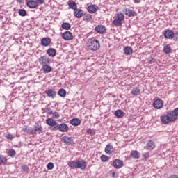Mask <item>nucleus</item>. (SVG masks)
<instances>
[{
	"instance_id": "1",
	"label": "nucleus",
	"mask_w": 178,
	"mask_h": 178,
	"mask_svg": "<svg viewBox=\"0 0 178 178\" xmlns=\"http://www.w3.org/2000/svg\"><path fill=\"white\" fill-rule=\"evenodd\" d=\"M162 123L163 124H168V123H170V122H175L176 120V116L173 111H168L165 115H161L160 118Z\"/></svg>"
},
{
	"instance_id": "2",
	"label": "nucleus",
	"mask_w": 178,
	"mask_h": 178,
	"mask_svg": "<svg viewBox=\"0 0 178 178\" xmlns=\"http://www.w3.org/2000/svg\"><path fill=\"white\" fill-rule=\"evenodd\" d=\"M86 46L90 51H98V49H99V41L97 40L95 38L88 39L86 42Z\"/></svg>"
},
{
	"instance_id": "3",
	"label": "nucleus",
	"mask_w": 178,
	"mask_h": 178,
	"mask_svg": "<svg viewBox=\"0 0 178 178\" xmlns=\"http://www.w3.org/2000/svg\"><path fill=\"white\" fill-rule=\"evenodd\" d=\"M116 19H114L112 23L116 27H120L122 24L123 20H124V15L122 12H119L118 13L115 14Z\"/></svg>"
},
{
	"instance_id": "4",
	"label": "nucleus",
	"mask_w": 178,
	"mask_h": 178,
	"mask_svg": "<svg viewBox=\"0 0 178 178\" xmlns=\"http://www.w3.org/2000/svg\"><path fill=\"white\" fill-rule=\"evenodd\" d=\"M52 130L53 131H58V130L59 131H61V133H66L69 130V127L65 123L60 124L57 123L56 127H52Z\"/></svg>"
},
{
	"instance_id": "5",
	"label": "nucleus",
	"mask_w": 178,
	"mask_h": 178,
	"mask_svg": "<svg viewBox=\"0 0 178 178\" xmlns=\"http://www.w3.org/2000/svg\"><path fill=\"white\" fill-rule=\"evenodd\" d=\"M38 62L41 66H44L45 65H49L51 63V60L47 56H42L38 59Z\"/></svg>"
},
{
	"instance_id": "6",
	"label": "nucleus",
	"mask_w": 178,
	"mask_h": 178,
	"mask_svg": "<svg viewBox=\"0 0 178 178\" xmlns=\"http://www.w3.org/2000/svg\"><path fill=\"white\" fill-rule=\"evenodd\" d=\"M61 141H63L66 145L72 146L74 144V140H73V138L69 137L67 136H63L61 138Z\"/></svg>"
},
{
	"instance_id": "7",
	"label": "nucleus",
	"mask_w": 178,
	"mask_h": 178,
	"mask_svg": "<svg viewBox=\"0 0 178 178\" xmlns=\"http://www.w3.org/2000/svg\"><path fill=\"white\" fill-rule=\"evenodd\" d=\"M153 106L155 109H162L163 108V101L161 99H157L154 102Z\"/></svg>"
},
{
	"instance_id": "8",
	"label": "nucleus",
	"mask_w": 178,
	"mask_h": 178,
	"mask_svg": "<svg viewBox=\"0 0 178 178\" xmlns=\"http://www.w3.org/2000/svg\"><path fill=\"white\" fill-rule=\"evenodd\" d=\"M95 31H97L98 34H105V33H106V26L104 25H97L95 26Z\"/></svg>"
},
{
	"instance_id": "9",
	"label": "nucleus",
	"mask_w": 178,
	"mask_h": 178,
	"mask_svg": "<svg viewBox=\"0 0 178 178\" xmlns=\"http://www.w3.org/2000/svg\"><path fill=\"white\" fill-rule=\"evenodd\" d=\"M113 166L115 169H121V168H123V161L117 159L113 161Z\"/></svg>"
},
{
	"instance_id": "10",
	"label": "nucleus",
	"mask_w": 178,
	"mask_h": 178,
	"mask_svg": "<svg viewBox=\"0 0 178 178\" xmlns=\"http://www.w3.org/2000/svg\"><path fill=\"white\" fill-rule=\"evenodd\" d=\"M123 13H124V15L126 16H128V17H134V16H136V15H137L136 11H134L130 8L124 9Z\"/></svg>"
},
{
	"instance_id": "11",
	"label": "nucleus",
	"mask_w": 178,
	"mask_h": 178,
	"mask_svg": "<svg viewBox=\"0 0 178 178\" xmlns=\"http://www.w3.org/2000/svg\"><path fill=\"white\" fill-rule=\"evenodd\" d=\"M41 71L47 74L48 73H51L52 72V67L49 65V64H46L44 65H42Z\"/></svg>"
},
{
	"instance_id": "12",
	"label": "nucleus",
	"mask_w": 178,
	"mask_h": 178,
	"mask_svg": "<svg viewBox=\"0 0 178 178\" xmlns=\"http://www.w3.org/2000/svg\"><path fill=\"white\" fill-rule=\"evenodd\" d=\"M87 168V163L84 160L77 161L76 163V169H81L84 170Z\"/></svg>"
},
{
	"instance_id": "13",
	"label": "nucleus",
	"mask_w": 178,
	"mask_h": 178,
	"mask_svg": "<svg viewBox=\"0 0 178 178\" xmlns=\"http://www.w3.org/2000/svg\"><path fill=\"white\" fill-rule=\"evenodd\" d=\"M62 37L63 40H65L66 41H70V40H73V34L70 31L64 32Z\"/></svg>"
},
{
	"instance_id": "14",
	"label": "nucleus",
	"mask_w": 178,
	"mask_h": 178,
	"mask_svg": "<svg viewBox=\"0 0 178 178\" xmlns=\"http://www.w3.org/2000/svg\"><path fill=\"white\" fill-rule=\"evenodd\" d=\"M164 37L168 40H172L175 37V33H173V31L168 29L164 33Z\"/></svg>"
},
{
	"instance_id": "15",
	"label": "nucleus",
	"mask_w": 178,
	"mask_h": 178,
	"mask_svg": "<svg viewBox=\"0 0 178 178\" xmlns=\"http://www.w3.org/2000/svg\"><path fill=\"white\" fill-rule=\"evenodd\" d=\"M26 6L29 8L30 9H35L38 8V5L37 4V2L34 0H29L26 3Z\"/></svg>"
},
{
	"instance_id": "16",
	"label": "nucleus",
	"mask_w": 178,
	"mask_h": 178,
	"mask_svg": "<svg viewBox=\"0 0 178 178\" xmlns=\"http://www.w3.org/2000/svg\"><path fill=\"white\" fill-rule=\"evenodd\" d=\"M44 94H46L49 98H55V97H56V92L52 89L45 90Z\"/></svg>"
},
{
	"instance_id": "17",
	"label": "nucleus",
	"mask_w": 178,
	"mask_h": 178,
	"mask_svg": "<svg viewBox=\"0 0 178 178\" xmlns=\"http://www.w3.org/2000/svg\"><path fill=\"white\" fill-rule=\"evenodd\" d=\"M83 15L84 13L83 12V10L80 8H76L75 10H74V16H75V17L77 19H81V17H83Z\"/></svg>"
},
{
	"instance_id": "18",
	"label": "nucleus",
	"mask_w": 178,
	"mask_h": 178,
	"mask_svg": "<svg viewBox=\"0 0 178 178\" xmlns=\"http://www.w3.org/2000/svg\"><path fill=\"white\" fill-rule=\"evenodd\" d=\"M46 124L51 127H56L58 122H56V121L53 118H47L46 120Z\"/></svg>"
},
{
	"instance_id": "19",
	"label": "nucleus",
	"mask_w": 178,
	"mask_h": 178,
	"mask_svg": "<svg viewBox=\"0 0 178 178\" xmlns=\"http://www.w3.org/2000/svg\"><path fill=\"white\" fill-rule=\"evenodd\" d=\"M41 45H42V47H49V45H51V38H43L41 40Z\"/></svg>"
},
{
	"instance_id": "20",
	"label": "nucleus",
	"mask_w": 178,
	"mask_h": 178,
	"mask_svg": "<svg viewBox=\"0 0 178 178\" xmlns=\"http://www.w3.org/2000/svg\"><path fill=\"white\" fill-rule=\"evenodd\" d=\"M33 133H34V134H35L37 133H38V134H41V133H42V126H41L38 124L34 125Z\"/></svg>"
},
{
	"instance_id": "21",
	"label": "nucleus",
	"mask_w": 178,
	"mask_h": 178,
	"mask_svg": "<svg viewBox=\"0 0 178 178\" xmlns=\"http://www.w3.org/2000/svg\"><path fill=\"white\" fill-rule=\"evenodd\" d=\"M155 149V143H154L153 140H149L147 145H146V149L148 151H154Z\"/></svg>"
},
{
	"instance_id": "22",
	"label": "nucleus",
	"mask_w": 178,
	"mask_h": 178,
	"mask_svg": "<svg viewBox=\"0 0 178 178\" xmlns=\"http://www.w3.org/2000/svg\"><path fill=\"white\" fill-rule=\"evenodd\" d=\"M113 146L112 145H107L105 147V152L107 154V155H112L113 154Z\"/></svg>"
},
{
	"instance_id": "23",
	"label": "nucleus",
	"mask_w": 178,
	"mask_h": 178,
	"mask_svg": "<svg viewBox=\"0 0 178 178\" xmlns=\"http://www.w3.org/2000/svg\"><path fill=\"white\" fill-rule=\"evenodd\" d=\"M88 12L89 13H95L98 10V6L97 5H90L88 7Z\"/></svg>"
},
{
	"instance_id": "24",
	"label": "nucleus",
	"mask_w": 178,
	"mask_h": 178,
	"mask_svg": "<svg viewBox=\"0 0 178 178\" xmlns=\"http://www.w3.org/2000/svg\"><path fill=\"white\" fill-rule=\"evenodd\" d=\"M46 54L49 55L51 58H54L56 56V50L54 48H49L47 51Z\"/></svg>"
},
{
	"instance_id": "25",
	"label": "nucleus",
	"mask_w": 178,
	"mask_h": 178,
	"mask_svg": "<svg viewBox=\"0 0 178 178\" xmlns=\"http://www.w3.org/2000/svg\"><path fill=\"white\" fill-rule=\"evenodd\" d=\"M80 123H81V121L79 118H72L70 120V124L72 126H79L80 125Z\"/></svg>"
},
{
	"instance_id": "26",
	"label": "nucleus",
	"mask_w": 178,
	"mask_h": 178,
	"mask_svg": "<svg viewBox=\"0 0 178 178\" xmlns=\"http://www.w3.org/2000/svg\"><path fill=\"white\" fill-rule=\"evenodd\" d=\"M24 131L26 134H29V135L34 134V129L30 127H24Z\"/></svg>"
},
{
	"instance_id": "27",
	"label": "nucleus",
	"mask_w": 178,
	"mask_h": 178,
	"mask_svg": "<svg viewBox=\"0 0 178 178\" xmlns=\"http://www.w3.org/2000/svg\"><path fill=\"white\" fill-rule=\"evenodd\" d=\"M67 165L69 168H72V169H77V161H69Z\"/></svg>"
},
{
	"instance_id": "28",
	"label": "nucleus",
	"mask_w": 178,
	"mask_h": 178,
	"mask_svg": "<svg viewBox=\"0 0 178 178\" xmlns=\"http://www.w3.org/2000/svg\"><path fill=\"white\" fill-rule=\"evenodd\" d=\"M124 51L125 55H131V54H133V49L129 46H127L124 48Z\"/></svg>"
},
{
	"instance_id": "29",
	"label": "nucleus",
	"mask_w": 178,
	"mask_h": 178,
	"mask_svg": "<svg viewBox=\"0 0 178 178\" xmlns=\"http://www.w3.org/2000/svg\"><path fill=\"white\" fill-rule=\"evenodd\" d=\"M131 156L134 158V159H138V158H140V152L138 151H132L131 152Z\"/></svg>"
},
{
	"instance_id": "30",
	"label": "nucleus",
	"mask_w": 178,
	"mask_h": 178,
	"mask_svg": "<svg viewBox=\"0 0 178 178\" xmlns=\"http://www.w3.org/2000/svg\"><path fill=\"white\" fill-rule=\"evenodd\" d=\"M0 163L1 165H6L8 163V159L3 155H0Z\"/></svg>"
},
{
	"instance_id": "31",
	"label": "nucleus",
	"mask_w": 178,
	"mask_h": 178,
	"mask_svg": "<svg viewBox=\"0 0 178 178\" xmlns=\"http://www.w3.org/2000/svg\"><path fill=\"white\" fill-rule=\"evenodd\" d=\"M131 94L132 95H140V88L138 87L134 88L131 91Z\"/></svg>"
},
{
	"instance_id": "32",
	"label": "nucleus",
	"mask_w": 178,
	"mask_h": 178,
	"mask_svg": "<svg viewBox=\"0 0 178 178\" xmlns=\"http://www.w3.org/2000/svg\"><path fill=\"white\" fill-rule=\"evenodd\" d=\"M115 115L117 118H123V116H124V113L122 110H117L115 112Z\"/></svg>"
},
{
	"instance_id": "33",
	"label": "nucleus",
	"mask_w": 178,
	"mask_h": 178,
	"mask_svg": "<svg viewBox=\"0 0 178 178\" xmlns=\"http://www.w3.org/2000/svg\"><path fill=\"white\" fill-rule=\"evenodd\" d=\"M58 95L62 98H65V97H66V90H65V89L61 88L58 90Z\"/></svg>"
},
{
	"instance_id": "34",
	"label": "nucleus",
	"mask_w": 178,
	"mask_h": 178,
	"mask_svg": "<svg viewBox=\"0 0 178 178\" xmlns=\"http://www.w3.org/2000/svg\"><path fill=\"white\" fill-rule=\"evenodd\" d=\"M68 6L69 8H70V9H73V10H76V9H77V4L74 1L70 2Z\"/></svg>"
},
{
	"instance_id": "35",
	"label": "nucleus",
	"mask_w": 178,
	"mask_h": 178,
	"mask_svg": "<svg viewBox=\"0 0 178 178\" xmlns=\"http://www.w3.org/2000/svg\"><path fill=\"white\" fill-rule=\"evenodd\" d=\"M171 51H172V48L170 47V45L167 44L164 46L163 51L165 52V54H170Z\"/></svg>"
},
{
	"instance_id": "36",
	"label": "nucleus",
	"mask_w": 178,
	"mask_h": 178,
	"mask_svg": "<svg viewBox=\"0 0 178 178\" xmlns=\"http://www.w3.org/2000/svg\"><path fill=\"white\" fill-rule=\"evenodd\" d=\"M62 29H63V30H70V24L67 23V22H64L61 25Z\"/></svg>"
},
{
	"instance_id": "37",
	"label": "nucleus",
	"mask_w": 178,
	"mask_h": 178,
	"mask_svg": "<svg viewBox=\"0 0 178 178\" xmlns=\"http://www.w3.org/2000/svg\"><path fill=\"white\" fill-rule=\"evenodd\" d=\"M18 14L19 15V16H27V11L24 9H19L18 11Z\"/></svg>"
},
{
	"instance_id": "38",
	"label": "nucleus",
	"mask_w": 178,
	"mask_h": 178,
	"mask_svg": "<svg viewBox=\"0 0 178 178\" xmlns=\"http://www.w3.org/2000/svg\"><path fill=\"white\" fill-rule=\"evenodd\" d=\"M100 159L102 162H108V161H109V157L106 155H102Z\"/></svg>"
},
{
	"instance_id": "39",
	"label": "nucleus",
	"mask_w": 178,
	"mask_h": 178,
	"mask_svg": "<svg viewBox=\"0 0 178 178\" xmlns=\"http://www.w3.org/2000/svg\"><path fill=\"white\" fill-rule=\"evenodd\" d=\"M8 155L9 156H11V158H13V156H15L16 155V151H15V149H10L8 151Z\"/></svg>"
},
{
	"instance_id": "40",
	"label": "nucleus",
	"mask_w": 178,
	"mask_h": 178,
	"mask_svg": "<svg viewBox=\"0 0 178 178\" xmlns=\"http://www.w3.org/2000/svg\"><path fill=\"white\" fill-rule=\"evenodd\" d=\"M143 158L147 161V159H149V152H144L142 154Z\"/></svg>"
},
{
	"instance_id": "41",
	"label": "nucleus",
	"mask_w": 178,
	"mask_h": 178,
	"mask_svg": "<svg viewBox=\"0 0 178 178\" xmlns=\"http://www.w3.org/2000/svg\"><path fill=\"white\" fill-rule=\"evenodd\" d=\"M22 172H29V166L27 165H24L21 167Z\"/></svg>"
},
{
	"instance_id": "42",
	"label": "nucleus",
	"mask_w": 178,
	"mask_h": 178,
	"mask_svg": "<svg viewBox=\"0 0 178 178\" xmlns=\"http://www.w3.org/2000/svg\"><path fill=\"white\" fill-rule=\"evenodd\" d=\"M155 58H152V57H149L147 58V61L149 63H150L151 65H152V63H155Z\"/></svg>"
},
{
	"instance_id": "43",
	"label": "nucleus",
	"mask_w": 178,
	"mask_h": 178,
	"mask_svg": "<svg viewBox=\"0 0 178 178\" xmlns=\"http://www.w3.org/2000/svg\"><path fill=\"white\" fill-rule=\"evenodd\" d=\"M47 168L49 170H52V169H54V164L53 163H49L47 165Z\"/></svg>"
},
{
	"instance_id": "44",
	"label": "nucleus",
	"mask_w": 178,
	"mask_h": 178,
	"mask_svg": "<svg viewBox=\"0 0 178 178\" xmlns=\"http://www.w3.org/2000/svg\"><path fill=\"white\" fill-rule=\"evenodd\" d=\"M46 112L47 113H48V115H52V110L51 109V108L46 106L45 108Z\"/></svg>"
},
{
	"instance_id": "45",
	"label": "nucleus",
	"mask_w": 178,
	"mask_h": 178,
	"mask_svg": "<svg viewBox=\"0 0 178 178\" xmlns=\"http://www.w3.org/2000/svg\"><path fill=\"white\" fill-rule=\"evenodd\" d=\"M35 2L37 3L38 6H39V5L45 3V0H35Z\"/></svg>"
},
{
	"instance_id": "46",
	"label": "nucleus",
	"mask_w": 178,
	"mask_h": 178,
	"mask_svg": "<svg viewBox=\"0 0 178 178\" xmlns=\"http://www.w3.org/2000/svg\"><path fill=\"white\" fill-rule=\"evenodd\" d=\"M172 113H174V115H175V118L177 119V116H178V108L174 109L172 111Z\"/></svg>"
},
{
	"instance_id": "47",
	"label": "nucleus",
	"mask_w": 178,
	"mask_h": 178,
	"mask_svg": "<svg viewBox=\"0 0 178 178\" xmlns=\"http://www.w3.org/2000/svg\"><path fill=\"white\" fill-rule=\"evenodd\" d=\"M55 119H59V113L58 112H54L52 114Z\"/></svg>"
},
{
	"instance_id": "48",
	"label": "nucleus",
	"mask_w": 178,
	"mask_h": 178,
	"mask_svg": "<svg viewBox=\"0 0 178 178\" xmlns=\"http://www.w3.org/2000/svg\"><path fill=\"white\" fill-rule=\"evenodd\" d=\"M87 134L94 135V134H95V132H94V131L92 129H89L87 130Z\"/></svg>"
},
{
	"instance_id": "49",
	"label": "nucleus",
	"mask_w": 178,
	"mask_h": 178,
	"mask_svg": "<svg viewBox=\"0 0 178 178\" xmlns=\"http://www.w3.org/2000/svg\"><path fill=\"white\" fill-rule=\"evenodd\" d=\"M6 138H7V140H13V138H15V137H13V134H8V135H7Z\"/></svg>"
},
{
	"instance_id": "50",
	"label": "nucleus",
	"mask_w": 178,
	"mask_h": 178,
	"mask_svg": "<svg viewBox=\"0 0 178 178\" xmlns=\"http://www.w3.org/2000/svg\"><path fill=\"white\" fill-rule=\"evenodd\" d=\"M134 3H140L141 2V0H134Z\"/></svg>"
},
{
	"instance_id": "51",
	"label": "nucleus",
	"mask_w": 178,
	"mask_h": 178,
	"mask_svg": "<svg viewBox=\"0 0 178 178\" xmlns=\"http://www.w3.org/2000/svg\"><path fill=\"white\" fill-rule=\"evenodd\" d=\"M169 178H178V176L176 175H171Z\"/></svg>"
},
{
	"instance_id": "52",
	"label": "nucleus",
	"mask_w": 178,
	"mask_h": 178,
	"mask_svg": "<svg viewBox=\"0 0 178 178\" xmlns=\"http://www.w3.org/2000/svg\"><path fill=\"white\" fill-rule=\"evenodd\" d=\"M175 36L176 37V38H177H177H178V32L174 33V37H175Z\"/></svg>"
},
{
	"instance_id": "53",
	"label": "nucleus",
	"mask_w": 178,
	"mask_h": 178,
	"mask_svg": "<svg viewBox=\"0 0 178 178\" xmlns=\"http://www.w3.org/2000/svg\"><path fill=\"white\" fill-rule=\"evenodd\" d=\"M24 0H17V2H19V3H23Z\"/></svg>"
},
{
	"instance_id": "54",
	"label": "nucleus",
	"mask_w": 178,
	"mask_h": 178,
	"mask_svg": "<svg viewBox=\"0 0 178 178\" xmlns=\"http://www.w3.org/2000/svg\"><path fill=\"white\" fill-rule=\"evenodd\" d=\"M85 20H91V17H88L86 18Z\"/></svg>"
},
{
	"instance_id": "55",
	"label": "nucleus",
	"mask_w": 178,
	"mask_h": 178,
	"mask_svg": "<svg viewBox=\"0 0 178 178\" xmlns=\"http://www.w3.org/2000/svg\"><path fill=\"white\" fill-rule=\"evenodd\" d=\"M112 176H113V177H115V172H113V173H112Z\"/></svg>"
},
{
	"instance_id": "56",
	"label": "nucleus",
	"mask_w": 178,
	"mask_h": 178,
	"mask_svg": "<svg viewBox=\"0 0 178 178\" xmlns=\"http://www.w3.org/2000/svg\"><path fill=\"white\" fill-rule=\"evenodd\" d=\"M0 166H1V163H0Z\"/></svg>"
}]
</instances>
